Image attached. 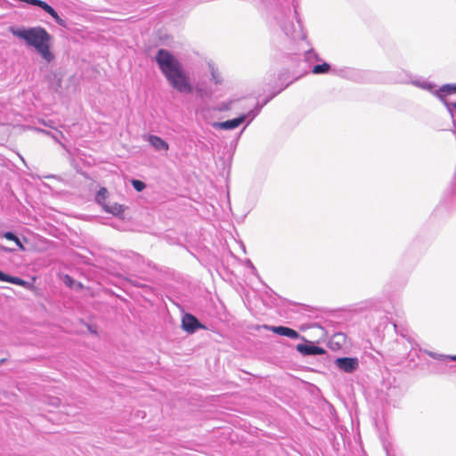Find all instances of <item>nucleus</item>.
I'll list each match as a JSON object with an SVG mask.
<instances>
[{"instance_id": "f257e3e1", "label": "nucleus", "mask_w": 456, "mask_h": 456, "mask_svg": "<svg viewBox=\"0 0 456 456\" xmlns=\"http://www.w3.org/2000/svg\"><path fill=\"white\" fill-rule=\"evenodd\" d=\"M201 174L205 181L201 180V219L211 221L221 205L219 196L222 185L218 184V177L228 176L230 173V160L224 156L216 159L214 153L201 142Z\"/></svg>"}, {"instance_id": "f03ea898", "label": "nucleus", "mask_w": 456, "mask_h": 456, "mask_svg": "<svg viewBox=\"0 0 456 456\" xmlns=\"http://www.w3.org/2000/svg\"><path fill=\"white\" fill-rule=\"evenodd\" d=\"M9 31L15 37L21 40L26 46L33 48L46 64L55 61L53 38L45 28L41 26L28 28L11 27Z\"/></svg>"}, {"instance_id": "7ed1b4c3", "label": "nucleus", "mask_w": 456, "mask_h": 456, "mask_svg": "<svg viewBox=\"0 0 456 456\" xmlns=\"http://www.w3.org/2000/svg\"><path fill=\"white\" fill-rule=\"evenodd\" d=\"M155 61L162 74L175 90L183 94H189L192 90L191 82L183 69L179 60L169 51L160 49L158 51Z\"/></svg>"}, {"instance_id": "20e7f679", "label": "nucleus", "mask_w": 456, "mask_h": 456, "mask_svg": "<svg viewBox=\"0 0 456 456\" xmlns=\"http://www.w3.org/2000/svg\"><path fill=\"white\" fill-rule=\"evenodd\" d=\"M207 66L208 71L211 76L210 82L214 84L215 88H213L212 86H207L201 82V99L203 97L219 98L224 94V92L221 89L224 82L223 77L213 61H208Z\"/></svg>"}, {"instance_id": "39448f33", "label": "nucleus", "mask_w": 456, "mask_h": 456, "mask_svg": "<svg viewBox=\"0 0 456 456\" xmlns=\"http://www.w3.org/2000/svg\"><path fill=\"white\" fill-rule=\"evenodd\" d=\"M304 342L296 346L297 351L304 356H316L326 354L327 351L314 342L307 340L305 338H300Z\"/></svg>"}, {"instance_id": "423d86ee", "label": "nucleus", "mask_w": 456, "mask_h": 456, "mask_svg": "<svg viewBox=\"0 0 456 456\" xmlns=\"http://www.w3.org/2000/svg\"><path fill=\"white\" fill-rule=\"evenodd\" d=\"M288 86L285 85L283 87H281L280 90L274 91L271 95L266 97L263 102H257L254 109L250 110L247 113H242L240 116H244V122L248 119L246 126H248L255 118L260 113L261 110L265 105H266L273 98H274L277 94H279L281 91L285 89V87Z\"/></svg>"}, {"instance_id": "0eeeda50", "label": "nucleus", "mask_w": 456, "mask_h": 456, "mask_svg": "<svg viewBox=\"0 0 456 456\" xmlns=\"http://www.w3.org/2000/svg\"><path fill=\"white\" fill-rule=\"evenodd\" d=\"M334 363L339 370L346 373H353L359 367V360L357 357H338L335 359Z\"/></svg>"}, {"instance_id": "6e6552de", "label": "nucleus", "mask_w": 456, "mask_h": 456, "mask_svg": "<svg viewBox=\"0 0 456 456\" xmlns=\"http://www.w3.org/2000/svg\"><path fill=\"white\" fill-rule=\"evenodd\" d=\"M264 329L279 336L287 337L291 339H298L301 338L300 334L296 330L283 325L271 326L265 324Z\"/></svg>"}, {"instance_id": "1a4fd4ad", "label": "nucleus", "mask_w": 456, "mask_h": 456, "mask_svg": "<svg viewBox=\"0 0 456 456\" xmlns=\"http://www.w3.org/2000/svg\"><path fill=\"white\" fill-rule=\"evenodd\" d=\"M244 122V116L228 119L221 122H208V124L214 129L233 130L239 127Z\"/></svg>"}, {"instance_id": "9d476101", "label": "nucleus", "mask_w": 456, "mask_h": 456, "mask_svg": "<svg viewBox=\"0 0 456 456\" xmlns=\"http://www.w3.org/2000/svg\"><path fill=\"white\" fill-rule=\"evenodd\" d=\"M332 73L343 78L354 80L356 82H360L362 79V72L352 68L345 67L341 69H333Z\"/></svg>"}, {"instance_id": "9b49d317", "label": "nucleus", "mask_w": 456, "mask_h": 456, "mask_svg": "<svg viewBox=\"0 0 456 456\" xmlns=\"http://www.w3.org/2000/svg\"><path fill=\"white\" fill-rule=\"evenodd\" d=\"M203 314L210 317L217 314V306L208 293L206 296L201 295V318L203 317Z\"/></svg>"}, {"instance_id": "f8f14e48", "label": "nucleus", "mask_w": 456, "mask_h": 456, "mask_svg": "<svg viewBox=\"0 0 456 456\" xmlns=\"http://www.w3.org/2000/svg\"><path fill=\"white\" fill-rule=\"evenodd\" d=\"M199 321L191 314H186L182 318V328L188 333H193L199 328Z\"/></svg>"}, {"instance_id": "ddd939ff", "label": "nucleus", "mask_w": 456, "mask_h": 456, "mask_svg": "<svg viewBox=\"0 0 456 456\" xmlns=\"http://www.w3.org/2000/svg\"><path fill=\"white\" fill-rule=\"evenodd\" d=\"M303 75H297L293 79L288 81V79L290 77V73L288 69H283L281 70L278 74V80L276 83V87H279L278 90H280L281 87H283L285 85L288 84V86L285 87L287 88L290 84H292L295 80L299 79Z\"/></svg>"}, {"instance_id": "4468645a", "label": "nucleus", "mask_w": 456, "mask_h": 456, "mask_svg": "<svg viewBox=\"0 0 456 456\" xmlns=\"http://www.w3.org/2000/svg\"><path fill=\"white\" fill-rule=\"evenodd\" d=\"M150 144L158 151L167 152L169 149L168 143L157 135H148L146 137Z\"/></svg>"}, {"instance_id": "2eb2a0df", "label": "nucleus", "mask_w": 456, "mask_h": 456, "mask_svg": "<svg viewBox=\"0 0 456 456\" xmlns=\"http://www.w3.org/2000/svg\"><path fill=\"white\" fill-rule=\"evenodd\" d=\"M322 59L319 57L318 53L314 50L310 49L305 53L304 60L302 61V63L305 65V68L303 69L302 75L308 73V69L310 68V64L313 61H321Z\"/></svg>"}, {"instance_id": "dca6fc26", "label": "nucleus", "mask_w": 456, "mask_h": 456, "mask_svg": "<svg viewBox=\"0 0 456 456\" xmlns=\"http://www.w3.org/2000/svg\"><path fill=\"white\" fill-rule=\"evenodd\" d=\"M346 339V335L343 332L335 333L332 338L330 339L328 346L333 350H339L345 345Z\"/></svg>"}, {"instance_id": "f3484780", "label": "nucleus", "mask_w": 456, "mask_h": 456, "mask_svg": "<svg viewBox=\"0 0 456 456\" xmlns=\"http://www.w3.org/2000/svg\"><path fill=\"white\" fill-rule=\"evenodd\" d=\"M456 94V83L445 84L435 91V95L438 99L447 98V96Z\"/></svg>"}, {"instance_id": "a211bd4d", "label": "nucleus", "mask_w": 456, "mask_h": 456, "mask_svg": "<svg viewBox=\"0 0 456 456\" xmlns=\"http://www.w3.org/2000/svg\"><path fill=\"white\" fill-rule=\"evenodd\" d=\"M102 208L110 214H112L116 216H121L125 210L126 209V207L124 205L118 204V203H112V204H102Z\"/></svg>"}, {"instance_id": "6ab92c4d", "label": "nucleus", "mask_w": 456, "mask_h": 456, "mask_svg": "<svg viewBox=\"0 0 456 456\" xmlns=\"http://www.w3.org/2000/svg\"><path fill=\"white\" fill-rule=\"evenodd\" d=\"M0 281L10 282L21 287H27L28 285V282L25 281L24 280L18 277L8 275L3 273L2 271H0Z\"/></svg>"}, {"instance_id": "aec40b11", "label": "nucleus", "mask_w": 456, "mask_h": 456, "mask_svg": "<svg viewBox=\"0 0 456 456\" xmlns=\"http://www.w3.org/2000/svg\"><path fill=\"white\" fill-rule=\"evenodd\" d=\"M331 65L326 61L313 66L311 71L314 75H324L332 72Z\"/></svg>"}, {"instance_id": "412c9836", "label": "nucleus", "mask_w": 456, "mask_h": 456, "mask_svg": "<svg viewBox=\"0 0 456 456\" xmlns=\"http://www.w3.org/2000/svg\"><path fill=\"white\" fill-rule=\"evenodd\" d=\"M2 237L8 240L13 241L15 243V245L19 248V249H20L22 251L25 250V248H24L23 244L21 243L20 240L14 233H12L11 232H7L3 233Z\"/></svg>"}, {"instance_id": "4be33fe9", "label": "nucleus", "mask_w": 456, "mask_h": 456, "mask_svg": "<svg viewBox=\"0 0 456 456\" xmlns=\"http://www.w3.org/2000/svg\"><path fill=\"white\" fill-rule=\"evenodd\" d=\"M446 107L452 118L456 117V101L451 102L447 98L439 99Z\"/></svg>"}, {"instance_id": "5701e85b", "label": "nucleus", "mask_w": 456, "mask_h": 456, "mask_svg": "<svg viewBox=\"0 0 456 456\" xmlns=\"http://www.w3.org/2000/svg\"><path fill=\"white\" fill-rule=\"evenodd\" d=\"M238 100H229L226 102H223L213 108L214 110H217L219 112H224L230 110L233 105L234 102H236Z\"/></svg>"}, {"instance_id": "b1692460", "label": "nucleus", "mask_w": 456, "mask_h": 456, "mask_svg": "<svg viewBox=\"0 0 456 456\" xmlns=\"http://www.w3.org/2000/svg\"><path fill=\"white\" fill-rule=\"evenodd\" d=\"M33 130H35L37 133L45 134L46 136H50L56 142L60 143V145L62 148H65V145L59 140V137L56 134L51 133L50 131H47V130H45V129H41V128H33Z\"/></svg>"}, {"instance_id": "393cba45", "label": "nucleus", "mask_w": 456, "mask_h": 456, "mask_svg": "<svg viewBox=\"0 0 456 456\" xmlns=\"http://www.w3.org/2000/svg\"><path fill=\"white\" fill-rule=\"evenodd\" d=\"M108 196V191L105 188H101L96 196V201L102 206L106 204V199Z\"/></svg>"}, {"instance_id": "a878e982", "label": "nucleus", "mask_w": 456, "mask_h": 456, "mask_svg": "<svg viewBox=\"0 0 456 456\" xmlns=\"http://www.w3.org/2000/svg\"><path fill=\"white\" fill-rule=\"evenodd\" d=\"M281 28H282V30L284 31V33L286 34L287 37H290L293 39H296L297 37L295 35L296 31L294 29V25H291V26L282 25Z\"/></svg>"}, {"instance_id": "bb28decb", "label": "nucleus", "mask_w": 456, "mask_h": 456, "mask_svg": "<svg viewBox=\"0 0 456 456\" xmlns=\"http://www.w3.org/2000/svg\"><path fill=\"white\" fill-rule=\"evenodd\" d=\"M417 86H419V87L425 89V90H428L431 93H433L435 94V91L436 89V85L430 83V82H422V83H416Z\"/></svg>"}, {"instance_id": "cd10ccee", "label": "nucleus", "mask_w": 456, "mask_h": 456, "mask_svg": "<svg viewBox=\"0 0 456 456\" xmlns=\"http://www.w3.org/2000/svg\"><path fill=\"white\" fill-rule=\"evenodd\" d=\"M131 183L137 191H142L145 188V183L140 180H132Z\"/></svg>"}, {"instance_id": "c85d7f7f", "label": "nucleus", "mask_w": 456, "mask_h": 456, "mask_svg": "<svg viewBox=\"0 0 456 456\" xmlns=\"http://www.w3.org/2000/svg\"><path fill=\"white\" fill-rule=\"evenodd\" d=\"M427 354L433 359L435 360H440V361H443V360H445V359H448L447 356L448 355H445V354H437V353H435V352H427Z\"/></svg>"}, {"instance_id": "c756f323", "label": "nucleus", "mask_w": 456, "mask_h": 456, "mask_svg": "<svg viewBox=\"0 0 456 456\" xmlns=\"http://www.w3.org/2000/svg\"><path fill=\"white\" fill-rule=\"evenodd\" d=\"M63 281L64 283L69 286V287H71L72 284H73V280L71 279V277H69V275H65L64 278H63Z\"/></svg>"}, {"instance_id": "7c9ffc66", "label": "nucleus", "mask_w": 456, "mask_h": 456, "mask_svg": "<svg viewBox=\"0 0 456 456\" xmlns=\"http://www.w3.org/2000/svg\"><path fill=\"white\" fill-rule=\"evenodd\" d=\"M294 12H295V17H296V19H297V21L298 27H299V28H301V20H300V18H299V15H298L297 10V6H294Z\"/></svg>"}, {"instance_id": "2f4dec72", "label": "nucleus", "mask_w": 456, "mask_h": 456, "mask_svg": "<svg viewBox=\"0 0 456 456\" xmlns=\"http://www.w3.org/2000/svg\"><path fill=\"white\" fill-rule=\"evenodd\" d=\"M50 403L53 405V406H55V407H58L61 403V401L59 398H53L51 399V402Z\"/></svg>"}, {"instance_id": "473e14b6", "label": "nucleus", "mask_w": 456, "mask_h": 456, "mask_svg": "<svg viewBox=\"0 0 456 456\" xmlns=\"http://www.w3.org/2000/svg\"><path fill=\"white\" fill-rule=\"evenodd\" d=\"M0 250L4 252H13L14 248H7L0 244Z\"/></svg>"}, {"instance_id": "72a5a7b5", "label": "nucleus", "mask_w": 456, "mask_h": 456, "mask_svg": "<svg viewBox=\"0 0 456 456\" xmlns=\"http://www.w3.org/2000/svg\"><path fill=\"white\" fill-rule=\"evenodd\" d=\"M200 251H201V256H203V255H205L208 250L206 248V247L201 246Z\"/></svg>"}, {"instance_id": "f704fd0d", "label": "nucleus", "mask_w": 456, "mask_h": 456, "mask_svg": "<svg viewBox=\"0 0 456 456\" xmlns=\"http://www.w3.org/2000/svg\"><path fill=\"white\" fill-rule=\"evenodd\" d=\"M248 266H250V268L254 271V272H256V267L254 266V265L251 263L250 260H248Z\"/></svg>"}, {"instance_id": "c9c22d12", "label": "nucleus", "mask_w": 456, "mask_h": 456, "mask_svg": "<svg viewBox=\"0 0 456 456\" xmlns=\"http://www.w3.org/2000/svg\"><path fill=\"white\" fill-rule=\"evenodd\" d=\"M447 358L451 361L456 362V355H448Z\"/></svg>"}, {"instance_id": "e433bc0d", "label": "nucleus", "mask_w": 456, "mask_h": 456, "mask_svg": "<svg viewBox=\"0 0 456 456\" xmlns=\"http://www.w3.org/2000/svg\"><path fill=\"white\" fill-rule=\"evenodd\" d=\"M200 113H201V116L206 118V113H205V110H203V108L201 107V110H200Z\"/></svg>"}, {"instance_id": "4c0bfd02", "label": "nucleus", "mask_w": 456, "mask_h": 456, "mask_svg": "<svg viewBox=\"0 0 456 456\" xmlns=\"http://www.w3.org/2000/svg\"><path fill=\"white\" fill-rule=\"evenodd\" d=\"M40 122H41L43 125H45V126H51V125H50L49 123L45 122V120H41Z\"/></svg>"}, {"instance_id": "58836bf2", "label": "nucleus", "mask_w": 456, "mask_h": 456, "mask_svg": "<svg viewBox=\"0 0 456 456\" xmlns=\"http://www.w3.org/2000/svg\"><path fill=\"white\" fill-rule=\"evenodd\" d=\"M200 328L201 330H207V326L201 322V325H200Z\"/></svg>"}, {"instance_id": "ea45409f", "label": "nucleus", "mask_w": 456, "mask_h": 456, "mask_svg": "<svg viewBox=\"0 0 456 456\" xmlns=\"http://www.w3.org/2000/svg\"><path fill=\"white\" fill-rule=\"evenodd\" d=\"M452 119L453 126L456 128V117L454 118H452Z\"/></svg>"}, {"instance_id": "a19ab883", "label": "nucleus", "mask_w": 456, "mask_h": 456, "mask_svg": "<svg viewBox=\"0 0 456 456\" xmlns=\"http://www.w3.org/2000/svg\"><path fill=\"white\" fill-rule=\"evenodd\" d=\"M58 134H59V135H60L61 137H64V134H63V133H62V132L59 131V132H58Z\"/></svg>"}]
</instances>
